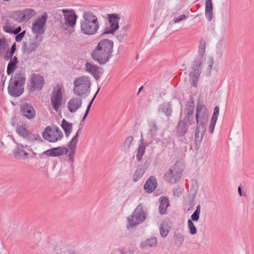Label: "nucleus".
Listing matches in <instances>:
<instances>
[{
  "instance_id": "79ce46f5",
  "label": "nucleus",
  "mask_w": 254,
  "mask_h": 254,
  "mask_svg": "<svg viewBox=\"0 0 254 254\" xmlns=\"http://www.w3.org/2000/svg\"><path fill=\"white\" fill-rule=\"evenodd\" d=\"M170 231V227L168 226L167 223H163L160 225V233L161 236L163 238H165L167 236Z\"/></svg>"
},
{
  "instance_id": "1a4fd4ad",
  "label": "nucleus",
  "mask_w": 254,
  "mask_h": 254,
  "mask_svg": "<svg viewBox=\"0 0 254 254\" xmlns=\"http://www.w3.org/2000/svg\"><path fill=\"white\" fill-rule=\"evenodd\" d=\"M48 19L47 13L40 17H38L32 24V31L38 37H43V34L45 32V24Z\"/></svg>"
},
{
  "instance_id": "9b49d317",
  "label": "nucleus",
  "mask_w": 254,
  "mask_h": 254,
  "mask_svg": "<svg viewBox=\"0 0 254 254\" xmlns=\"http://www.w3.org/2000/svg\"><path fill=\"white\" fill-rule=\"evenodd\" d=\"M44 84V77L40 74L33 73L31 75L28 89L30 92L33 93L42 89Z\"/></svg>"
},
{
  "instance_id": "f704fd0d",
  "label": "nucleus",
  "mask_w": 254,
  "mask_h": 254,
  "mask_svg": "<svg viewBox=\"0 0 254 254\" xmlns=\"http://www.w3.org/2000/svg\"><path fill=\"white\" fill-rule=\"evenodd\" d=\"M61 126L64 131L65 136L68 137L72 131V124L68 123L64 119L62 121Z\"/></svg>"
},
{
  "instance_id": "37998d69",
  "label": "nucleus",
  "mask_w": 254,
  "mask_h": 254,
  "mask_svg": "<svg viewBox=\"0 0 254 254\" xmlns=\"http://www.w3.org/2000/svg\"><path fill=\"white\" fill-rule=\"evenodd\" d=\"M8 47L6 42V39L5 37H2L0 39V56H3L6 51V49Z\"/></svg>"
},
{
  "instance_id": "a19ab883",
  "label": "nucleus",
  "mask_w": 254,
  "mask_h": 254,
  "mask_svg": "<svg viewBox=\"0 0 254 254\" xmlns=\"http://www.w3.org/2000/svg\"><path fill=\"white\" fill-rule=\"evenodd\" d=\"M149 133L152 137H154L157 134L158 127L155 121H152L149 123Z\"/></svg>"
},
{
  "instance_id": "f3484780",
  "label": "nucleus",
  "mask_w": 254,
  "mask_h": 254,
  "mask_svg": "<svg viewBox=\"0 0 254 254\" xmlns=\"http://www.w3.org/2000/svg\"><path fill=\"white\" fill-rule=\"evenodd\" d=\"M20 110L22 115L28 119H32L35 118L36 112L31 105L27 102L23 103L20 107Z\"/></svg>"
},
{
  "instance_id": "4c0bfd02",
  "label": "nucleus",
  "mask_w": 254,
  "mask_h": 254,
  "mask_svg": "<svg viewBox=\"0 0 254 254\" xmlns=\"http://www.w3.org/2000/svg\"><path fill=\"white\" fill-rule=\"evenodd\" d=\"M159 112L164 113L167 117H170L172 112L171 106L168 104H163L160 106Z\"/></svg>"
},
{
  "instance_id": "603ef678",
  "label": "nucleus",
  "mask_w": 254,
  "mask_h": 254,
  "mask_svg": "<svg viewBox=\"0 0 254 254\" xmlns=\"http://www.w3.org/2000/svg\"><path fill=\"white\" fill-rule=\"evenodd\" d=\"M25 33V31H23L22 32L16 34L17 35L15 37V40L16 42H20L22 39L23 38Z\"/></svg>"
},
{
  "instance_id": "49530a36",
  "label": "nucleus",
  "mask_w": 254,
  "mask_h": 254,
  "mask_svg": "<svg viewBox=\"0 0 254 254\" xmlns=\"http://www.w3.org/2000/svg\"><path fill=\"white\" fill-rule=\"evenodd\" d=\"M13 25L11 21V19H8L6 20V23L5 25L3 26V30L6 32L9 33H12L13 30Z\"/></svg>"
},
{
  "instance_id": "de8ad7c7",
  "label": "nucleus",
  "mask_w": 254,
  "mask_h": 254,
  "mask_svg": "<svg viewBox=\"0 0 254 254\" xmlns=\"http://www.w3.org/2000/svg\"><path fill=\"white\" fill-rule=\"evenodd\" d=\"M100 89V88H98V90L97 91L96 93H95V94L94 95L93 98H92V99L91 100V101H90V102L89 103V104H88V106H87V109L85 111V113L82 119V120L81 121H84L89 113V112L90 111V109L91 108V107L92 106V104L93 103V102L94 100V99L95 98L97 94H98V92H99V90Z\"/></svg>"
},
{
  "instance_id": "e2e57ef3",
  "label": "nucleus",
  "mask_w": 254,
  "mask_h": 254,
  "mask_svg": "<svg viewBox=\"0 0 254 254\" xmlns=\"http://www.w3.org/2000/svg\"><path fill=\"white\" fill-rule=\"evenodd\" d=\"M142 86H141V87H140L138 89V92H140L141 90L142 89Z\"/></svg>"
},
{
  "instance_id": "0e129e2a",
  "label": "nucleus",
  "mask_w": 254,
  "mask_h": 254,
  "mask_svg": "<svg viewBox=\"0 0 254 254\" xmlns=\"http://www.w3.org/2000/svg\"><path fill=\"white\" fill-rule=\"evenodd\" d=\"M2 145H4V144L2 142H1Z\"/></svg>"
},
{
  "instance_id": "052dcab7",
  "label": "nucleus",
  "mask_w": 254,
  "mask_h": 254,
  "mask_svg": "<svg viewBox=\"0 0 254 254\" xmlns=\"http://www.w3.org/2000/svg\"><path fill=\"white\" fill-rule=\"evenodd\" d=\"M238 192H239V194L241 196L242 195V190H241V187H240L238 188Z\"/></svg>"
},
{
  "instance_id": "f257e3e1",
  "label": "nucleus",
  "mask_w": 254,
  "mask_h": 254,
  "mask_svg": "<svg viewBox=\"0 0 254 254\" xmlns=\"http://www.w3.org/2000/svg\"><path fill=\"white\" fill-rule=\"evenodd\" d=\"M113 46V41L107 39L101 40L92 52V58L99 64H105L112 57Z\"/></svg>"
},
{
  "instance_id": "e433bc0d",
  "label": "nucleus",
  "mask_w": 254,
  "mask_h": 254,
  "mask_svg": "<svg viewBox=\"0 0 254 254\" xmlns=\"http://www.w3.org/2000/svg\"><path fill=\"white\" fill-rule=\"evenodd\" d=\"M23 13L24 20L28 21L36 15V12L32 8H26L23 10Z\"/></svg>"
},
{
  "instance_id": "f8f14e48",
  "label": "nucleus",
  "mask_w": 254,
  "mask_h": 254,
  "mask_svg": "<svg viewBox=\"0 0 254 254\" xmlns=\"http://www.w3.org/2000/svg\"><path fill=\"white\" fill-rule=\"evenodd\" d=\"M195 118L197 124L206 125L208 121V111L205 105L197 104L196 108Z\"/></svg>"
},
{
  "instance_id": "f03ea898",
  "label": "nucleus",
  "mask_w": 254,
  "mask_h": 254,
  "mask_svg": "<svg viewBox=\"0 0 254 254\" xmlns=\"http://www.w3.org/2000/svg\"><path fill=\"white\" fill-rule=\"evenodd\" d=\"M83 19L80 21L81 32L86 35L96 34L100 27V22L97 16L91 11L83 12Z\"/></svg>"
},
{
  "instance_id": "4468645a",
  "label": "nucleus",
  "mask_w": 254,
  "mask_h": 254,
  "mask_svg": "<svg viewBox=\"0 0 254 254\" xmlns=\"http://www.w3.org/2000/svg\"><path fill=\"white\" fill-rule=\"evenodd\" d=\"M110 26L106 27L103 34H113L119 28V20L120 19L118 14H110L108 15Z\"/></svg>"
},
{
  "instance_id": "7c9ffc66",
  "label": "nucleus",
  "mask_w": 254,
  "mask_h": 254,
  "mask_svg": "<svg viewBox=\"0 0 254 254\" xmlns=\"http://www.w3.org/2000/svg\"><path fill=\"white\" fill-rule=\"evenodd\" d=\"M81 128H79L77 132L76 133L75 135L72 137L71 140L69 142L68 144V147L69 149L70 154L69 155L70 156L71 154H74L75 150V147L76 144L77 143L78 140V133L80 131Z\"/></svg>"
},
{
  "instance_id": "680f3d73",
  "label": "nucleus",
  "mask_w": 254,
  "mask_h": 254,
  "mask_svg": "<svg viewBox=\"0 0 254 254\" xmlns=\"http://www.w3.org/2000/svg\"><path fill=\"white\" fill-rule=\"evenodd\" d=\"M12 140L16 144V145H17V143H18L16 141V140H15V139L13 137L12 138Z\"/></svg>"
},
{
  "instance_id": "a18cd8bd",
  "label": "nucleus",
  "mask_w": 254,
  "mask_h": 254,
  "mask_svg": "<svg viewBox=\"0 0 254 254\" xmlns=\"http://www.w3.org/2000/svg\"><path fill=\"white\" fill-rule=\"evenodd\" d=\"M200 213V206L198 205L196 206L194 212L191 215V220L192 221H197L199 218V214Z\"/></svg>"
},
{
  "instance_id": "bb28decb",
  "label": "nucleus",
  "mask_w": 254,
  "mask_h": 254,
  "mask_svg": "<svg viewBox=\"0 0 254 254\" xmlns=\"http://www.w3.org/2000/svg\"><path fill=\"white\" fill-rule=\"evenodd\" d=\"M188 122L187 121H180L177 128V133L179 136L184 135L188 130Z\"/></svg>"
},
{
  "instance_id": "6ab92c4d",
  "label": "nucleus",
  "mask_w": 254,
  "mask_h": 254,
  "mask_svg": "<svg viewBox=\"0 0 254 254\" xmlns=\"http://www.w3.org/2000/svg\"><path fill=\"white\" fill-rule=\"evenodd\" d=\"M64 13L65 24L71 27H73L76 22L77 16L73 10L62 9Z\"/></svg>"
},
{
  "instance_id": "b1692460",
  "label": "nucleus",
  "mask_w": 254,
  "mask_h": 254,
  "mask_svg": "<svg viewBox=\"0 0 254 254\" xmlns=\"http://www.w3.org/2000/svg\"><path fill=\"white\" fill-rule=\"evenodd\" d=\"M157 181L154 177H150L145 182L144 189L147 192L150 193L154 190L157 187Z\"/></svg>"
},
{
  "instance_id": "7ed1b4c3",
  "label": "nucleus",
  "mask_w": 254,
  "mask_h": 254,
  "mask_svg": "<svg viewBox=\"0 0 254 254\" xmlns=\"http://www.w3.org/2000/svg\"><path fill=\"white\" fill-rule=\"evenodd\" d=\"M25 81L26 77L24 71L23 70L17 71L9 80L8 87L9 94L14 97L21 96L24 90Z\"/></svg>"
},
{
  "instance_id": "a878e982",
  "label": "nucleus",
  "mask_w": 254,
  "mask_h": 254,
  "mask_svg": "<svg viewBox=\"0 0 254 254\" xmlns=\"http://www.w3.org/2000/svg\"><path fill=\"white\" fill-rule=\"evenodd\" d=\"M219 112V108L218 106H215L214 108L213 113L211 119L210 126L209 127V132L212 133L214 131L215 126L218 119Z\"/></svg>"
},
{
  "instance_id": "864d4df0",
  "label": "nucleus",
  "mask_w": 254,
  "mask_h": 254,
  "mask_svg": "<svg viewBox=\"0 0 254 254\" xmlns=\"http://www.w3.org/2000/svg\"><path fill=\"white\" fill-rule=\"evenodd\" d=\"M213 64H214L213 59L212 58H209L207 61V64H208L207 70L209 72H211V71L212 69V66L213 65Z\"/></svg>"
},
{
  "instance_id": "5fc2aeb1",
  "label": "nucleus",
  "mask_w": 254,
  "mask_h": 254,
  "mask_svg": "<svg viewBox=\"0 0 254 254\" xmlns=\"http://www.w3.org/2000/svg\"><path fill=\"white\" fill-rule=\"evenodd\" d=\"M187 16L184 14L180 15L178 17H175L174 18V22L176 23H179V22L181 21L182 20L186 19L187 18Z\"/></svg>"
},
{
  "instance_id": "423d86ee",
  "label": "nucleus",
  "mask_w": 254,
  "mask_h": 254,
  "mask_svg": "<svg viewBox=\"0 0 254 254\" xmlns=\"http://www.w3.org/2000/svg\"><path fill=\"white\" fill-rule=\"evenodd\" d=\"M147 213L143 208L142 204H139L131 215L127 217V228H133L142 223L146 218Z\"/></svg>"
},
{
  "instance_id": "39448f33",
  "label": "nucleus",
  "mask_w": 254,
  "mask_h": 254,
  "mask_svg": "<svg viewBox=\"0 0 254 254\" xmlns=\"http://www.w3.org/2000/svg\"><path fill=\"white\" fill-rule=\"evenodd\" d=\"M91 86L88 76L82 75L76 78L73 81V91L75 95L82 96L87 94Z\"/></svg>"
},
{
  "instance_id": "393cba45",
  "label": "nucleus",
  "mask_w": 254,
  "mask_h": 254,
  "mask_svg": "<svg viewBox=\"0 0 254 254\" xmlns=\"http://www.w3.org/2000/svg\"><path fill=\"white\" fill-rule=\"evenodd\" d=\"M16 131L18 135L24 138L30 131L28 130V125L26 123H21L17 125Z\"/></svg>"
},
{
  "instance_id": "8fccbe9b",
  "label": "nucleus",
  "mask_w": 254,
  "mask_h": 254,
  "mask_svg": "<svg viewBox=\"0 0 254 254\" xmlns=\"http://www.w3.org/2000/svg\"><path fill=\"white\" fill-rule=\"evenodd\" d=\"M188 226L189 229L190 233L191 235H195L196 233V228L190 219L188 220Z\"/></svg>"
},
{
  "instance_id": "20e7f679",
  "label": "nucleus",
  "mask_w": 254,
  "mask_h": 254,
  "mask_svg": "<svg viewBox=\"0 0 254 254\" xmlns=\"http://www.w3.org/2000/svg\"><path fill=\"white\" fill-rule=\"evenodd\" d=\"M183 171L184 167L182 164L180 162H176L170 167L168 171L165 173L163 178L169 183L175 184L180 180Z\"/></svg>"
},
{
  "instance_id": "ea45409f",
  "label": "nucleus",
  "mask_w": 254,
  "mask_h": 254,
  "mask_svg": "<svg viewBox=\"0 0 254 254\" xmlns=\"http://www.w3.org/2000/svg\"><path fill=\"white\" fill-rule=\"evenodd\" d=\"M205 42L203 39H201L199 41V44L198 47V55L196 57L200 59L203 60V54L205 53Z\"/></svg>"
},
{
  "instance_id": "3c124183",
  "label": "nucleus",
  "mask_w": 254,
  "mask_h": 254,
  "mask_svg": "<svg viewBox=\"0 0 254 254\" xmlns=\"http://www.w3.org/2000/svg\"><path fill=\"white\" fill-rule=\"evenodd\" d=\"M16 66V64L9 62L7 67V73L8 75H10L12 74L14 69H15Z\"/></svg>"
},
{
  "instance_id": "6e6d98bb",
  "label": "nucleus",
  "mask_w": 254,
  "mask_h": 254,
  "mask_svg": "<svg viewBox=\"0 0 254 254\" xmlns=\"http://www.w3.org/2000/svg\"><path fill=\"white\" fill-rule=\"evenodd\" d=\"M3 56H4V59L7 61H8L9 59H11L13 56L10 55L9 51H5V53Z\"/></svg>"
},
{
  "instance_id": "09e8293b",
  "label": "nucleus",
  "mask_w": 254,
  "mask_h": 254,
  "mask_svg": "<svg viewBox=\"0 0 254 254\" xmlns=\"http://www.w3.org/2000/svg\"><path fill=\"white\" fill-rule=\"evenodd\" d=\"M133 137L131 135L127 136L124 143L123 145V148L125 150H128L130 148V145L133 141Z\"/></svg>"
},
{
  "instance_id": "58836bf2",
  "label": "nucleus",
  "mask_w": 254,
  "mask_h": 254,
  "mask_svg": "<svg viewBox=\"0 0 254 254\" xmlns=\"http://www.w3.org/2000/svg\"><path fill=\"white\" fill-rule=\"evenodd\" d=\"M146 145H145L141 140V142L139 143L138 149L137 153L136 155V157L138 161H140L142 156L144 154Z\"/></svg>"
},
{
  "instance_id": "412c9836",
  "label": "nucleus",
  "mask_w": 254,
  "mask_h": 254,
  "mask_svg": "<svg viewBox=\"0 0 254 254\" xmlns=\"http://www.w3.org/2000/svg\"><path fill=\"white\" fill-rule=\"evenodd\" d=\"M194 108V103L193 101L189 102L187 103L186 109L185 110V114L186 115L185 120L188 122L189 125H192L194 122L192 121L193 119V110Z\"/></svg>"
},
{
  "instance_id": "c756f323",
  "label": "nucleus",
  "mask_w": 254,
  "mask_h": 254,
  "mask_svg": "<svg viewBox=\"0 0 254 254\" xmlns=\"http://www.w3.org/2000/svg\"><path fill=\"white\" fill-rule=\"evenodd\" d=\"M159 212L161 214L166 213L167 208L169 205V200L166 196H161L160 198Z\"/></svg>"
},
{
  "instance_id": "c9c22d12",
  "label": "nucleus",
  "mask_w": 254,
  "mask_h": 254,
  "mask_svg": "<svg viewBox=\"0 0 254 254\" xmlns=\"http://www.w3.org/2000/svg\"><path fill=\"white\" fill-rule=\"evenodd\" d=\"M130 28V25L128 24L126 25L121 28L119 31L118 35L117 38L120 41H123L127 36V30Z\"/></svg>"
},
{
  "instance_id": "6e6552de",
  "label": "nucleus",
  "mask_w": 254,
  "mask_h": 254,
  "mask_svg": "<svg viewBox=\"0 0 254 254\" xmlns=\"http://www.w3.org/2000/svg\"><path fill=\"white\" fill-rule=\"evenodd\" d=\"M203 60L195 58L193 62L191 71L190 73V80L193 86L196 87L198 79L202 70L201 64Z\"/></svg>"
},
{
  "instance_id": "aec40b11",
  "label": "nucleus",
  "mask_w": 254,
  "mask_h": 254,
  "mask_svg": "<svg viewBox=\"0 0 254 254\" xmlns=\"http://www.w3.org/2000/svg\"><path fill=\"white\" fill-rule=\"evenodd\" d=\"M85 66L86 72L93 75L96 80L99 79L102 72L100 71V68L98 66L87 62L86 63Z\"/></svg>"
},
{
  "instance_id": "dca6fc26",
  "label": "nucleus",
  "mask_w": 254,
  "mask_h": 254,
  "mask_svg": "<svg viewBox=\"0 0 254 254\" xmlns=\"http://www.w3.org/2000/svg\"><path fill=\"white\" fill-rule=\"evenodd\" d=\"M28 146H24L22 144L17 143L13 150V154L15 158L17 159H25L29 157V154L26 152L25 148L31 150V149L27 148Z\"/></svg>"
},
{
  "instance_id": "0eeeda50",
  "label": "nucleus",
  "mask_w": 254,
  "mask_h": 254,
  "mask_svg": "<svg viewBox=\"0 0 254 254\" xmlns=\"http://www.w3.org/2000/svg\"><path fill=\"white\" fill-rule=\"evenodd\" d=\"M42 135L45 139L49 142H55L62 139L63 133L58 127L48 126L45 128Z\"/></svg>"
},
{
  "instance_id": "13d9d810",
  "label": "nucleus",
  "mask_w": 254,
  "mask_h": 254,
  "mask_svg": "<svg viewBox=\"0 0 254 254\" xmlns=\"http://www.w3.org/2000/svg\"><path fill=\"white\" fill-rule=\"evenodd\" d=\"M21 28L20 26L18 27L15 29L12 30V33H13L14 34H19V33L21 31Z\"/></svg>"
},
{
  "instance_id": "a211bd4d",
  "label": "nucleus",
  "mask_w": 254,
  "mask_h": 254,
  "mask_svg": "<svg viewBox=\"0 0 254 254\" xmlns=\"http://www.w3.org/2000/svg\"><path fill=\"white\" fill-rule=\"evenodd\" d=\"M206 125L196 124V129L194 133L195 146L199 147L202 142L204 134L206 131Z\"/></svg>"
},
{
  "instance_id": "72a5a7b5",
  "label": "nucleus",
  "mask_w": 254,
  "mask_h": 254,
  "mask_svg": "<svg viewBox=\"0 0 254 254\" xmlns=\"http://www.w3.org/2000/svg\"><path fill=\"white\" fill-rule=\"evenodd\" d=\"M24 138H25L28 142L30 143H34L36 141L41 142L42 141V139L39 134L37 133H32L30 131L28 133L27 136H26Z\"/></svg>"
},
{
  "instance_id": "4be33fe9",
  "label": "nucleus",
  "mask_w": 254,
  "mask_h": 254,
  "mask_svg": "<svg viewBox=\"0 0 254 254\" xmlns=\"http://www.w3.org/2000/svg\"><path fill=\"white\" fill-rule=\"evenodd\" d=\"M82 100L81 98L73 97L68 102L67 108L70 113L76 112L82 106Z\"/></svg>"
},
{
  "instance_id": "c85d7f7f",
  "label": "nucleus",
  "mask_w": 254,
  "mask_h": 254,
  "mask_svg": "<svg viewBox=\"0 0 254 254\" xmlns=\"http://www.w3.org/2000/svg\"><path fill=\"white\" fill-rule=\"evenodd\" d=\"M205 15L207 20L210 21L213 14V6L211 0H205Z\"/></svg>"
},
{
  "instance_id": "2f4dec72",
  "label": "nucleus",
  "mask_w": 254,
  "mask_h": 254,
  "mask_svg": "<svg viewBox=\"0 0 254 254\" xmlns=\"http://www.w3.org/2000/svg\"><path fill=\"white\" fill-rule=\"evenodd\" d=\"M23 11L16 10L12 11L10 16V19L15 21L17 22H22L24 20L23 16Z\"/></svg>"
},
{
  "instance_id": "c03bdc74",
  "label": "nucleus",
  "mask_w": 254,
  "mask_h": 254,
  "mask_svg": "<svg viewBox=\"0 0 254 254\" xmlns=\"http://www.w3.org/2000/svg\"><path fill=\"white\" fill-rule=\"evenodd\" d=\"M174 237L175 244L178 247H181L184 241V237L181 233H175Z\"/></svg>"
},
{
  "instance_id": "2eb2a0df",
  "label": "nucleus",
  "mask_w": 254,
  "mask_h": 254,
  "mask_svg": "<svg viewBox=\"0 0 254 254\" xmlns=\"http://www.w3.org/2000/svg\"><path fill=\"white\" fill-rule=\"evenodd\" d=\"M68 151V149L65 147L63 146H59L44 151L39 155V157H42L43 155L50 157L60 156L64 154H66Z\"/></svg>"
},
{
  "instance_id": "4d7b16f0",
  "label": "nucleus",
  "mask_w": 254,
  "mask_h": 254,
  "mask_svg": "<svg viewBox=\"0 0 254 254\" xmlns=\"http://www.w3.org/2000/svg\"><path fill=\"white\" fill-rule=\"evenodd\" d=\"M16 43H14L11 47V49H10V51H9V53L10 54V55L11 56H13V55L14 54L15 50H16Z\"/></svg>"
},
{
  "instance_id": "ddd939ff",
  "label": "nucleus",
  "mask_w": 254,
  "mask_h": 254,
  "mask_svg": "<svg viewBox=\"0 0 254 254\" xmlns=\"http://www.w3.org/2000/svg\"><path fill=\"white\" fill-rule=\"evenodd\" d=\"M62 97V87L60 85H57L54 88L51 97V102L53 108L56 112L58 111L61 105Z\"/></svg>"
},
{
  "instance_id": "5701e85b",
  "label": "nucleus",
  "mask_w": 254,
  "mask_h": 254,
  "mask_svg": "<svg viewBox=\"0 0 254 254\" xmlns=\"http://www.w3.org/2000/svg\"><path fill=\"white\" fill-rule=\"evenodd\" d=\"M148 164L146 163L144 165H139L132 176V180L136 182L138 181L143 175L147 169Z\"/></svg>"
},
{
  "instance_id": "cd10ccee",
  "label": "nucleus",
  "mask_w": 254,
  "mask_h": 254,
  "mask_svg": "<svg viewBox=\"0 0 254 254\" xmlns=\"http://www.w3.org/2000/svg\"><path fill=\"white\" fill-rule=\"evenodd\" d=\"M205 15L207 20L210 21L213 14V6L211 0H205Z\"/></svg>"
},
{
  "instance_id": "bf43d9fd",
  "label": "nucleus",
  "mask_w": 254,
  "mask_h": 254,
  "mask_svg": "<svg viewBox=\"0 0 254 254\" xmlns=\"http://www.w3.org/2000/svg\"><path fill=\"white\" fill-rule=\"evenodd\" d=\"M10 62H12V63H13L15 64H17V58L16 57H14L13 58H11V59H10Z\"/></svg>"
},
{
  "instance_id": "9d476101",
  "label": "nucleus",
  "mask_w": 254,
  "mask_h": 254,
  "mask_svg": "<svg viewBox=\"0 0 254 254\" xmlns=\"http://www.w3.org/2000/svg\"><path fill=\"white\" fill-rule=\"evenodd\" d=\"M43 37L35 36L30 39V42L27 43L26 42L22 43V52L26 55H30L35 52L38 47L41 45L43 41Z\"/></svg>"
},
{
  "instance_id": "473e14b6",
  "label": "nucleus",
  "mask_w": 254,
  "mask_h": 254,
  "mask_svg": "<svg viewBox=\"0 0 254 254\" xmlns=\"http://www.w3.org/2000/svg\"><path fill=\"white\" fill-rule=\"evenodd\" d=\"M157 243V240L155 237H152L142 242L140 244V247L142 249H148L155 246Z\"/></svg>"
}]
</instances>
